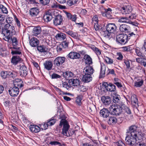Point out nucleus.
Wrapping results in <instances>:
<instances>
[{"instance_id":"nucleus-1","label":"nucleus","mask_w":146,"mask_h":146,"mask_svg":"<svg viewBox=\"0 0 146 146\" xmlns=\"http://www.w3.org/2000/svg\"><path fill=\"white\" fill-rule=\"evenodd\" d=\"M143 134L137 125H132L129 127V131L125 137L126 143L130 146H135L137 140H143Z\"/></svg>"},{"instance_id":"nucleus-2","label":"nucleus","mask_w":146,"mask_h":146,"mask_svg":"<svg viewBox=\"0 0 146 146\" xmlns=\"http://www.w3.org/2000/svg\"><path fill=\"white\" fill-rule=\"evenodd\" d=\"M15 31V28L10 24H6L2 29V33L4 35L3 39L7 42H9L11 38L12 35Z\"/></svg>"},{"instance_id":"nucleus-3","label":"nucleus","mask_w":146,"mask_h":146,"mask_svg":"<svg viewBox=\"0 0 146 146\" xmlns=\"http://www.w3.org/2000/svg\"><path fill=\"white\" fill-rule=\"evenodd\" d=\"M106 31L104 32L103 36L107 38L110 39L112 38L111 34L115 32L117 27L114 23H109L105 27Z\"/></svg>"},{"instance_id":"nucleus-4","label":"nucleus","mask_w":146,"mask_h":146,"mask_svg":"<svg viewBox=\"0 0 146 146\" xmlns=\"http://www.w3.org/2000/svg\"><path fill=\"white\" fill-rule=\"evenodd\" d=\"M122 107L117 104H112L109 108L110 112L111 115H119L123 110Z\"/></svg>"},{"instance_id":"nucleus-5","label":"nucleus","mask_w":146,"mask_h":146,"mask_svg":"<svg viewBox=\"0 0 146 146\" xmlns=\"http://www.w3.org/2000/svg\"><path fill=\"white\" fill-rule=\"evenodd\" d=\"M60 125L61 126L63 125L62 134L67 137L70 136V135L68 133L70 125L68 122L66 120L61 121L60 122Z\"/></svg>"},{"instance_id":"nucleus-6","label":"nucleus","mask_w":146,"mask_h":146,"mask_svg":"<svg viewBox=\"0 0 146 146\" xmlns=\"http://www.w3.org/2000/svg\"><path fill=\"white\" fill-rule=\"evenodd\" d=\"M128 41V36L126 34H121L116 36V41L118 43L121 44H125Z\"/></svg>"},{"instance_id":"nucleus-7","label":"nucleus","mask_w":146,"mask_h":146,"mask_svg":"<svg viewBox=\"0 0 146 146\" xmlns=\"http://www.w3.org/2000/svg\"><path fill=\"white\" fill-rule=\"evenodd\" d=\"M102 86L107 91H110L111 92V93H116V86L111 83H110L108 84L107 82H103Z\"/></svg>"},{"instance_id":"nucleus-8","label":"nucleus","mask_w":146,"mask_h":146,"mask_svg":"<svg viewBox=\"0 0 146 146\" xmlns=\"http://www.w3.org/2000/svg\"><path fill=\"white\" fill-rule=\"evenodd\" d=\"M65 60L66 58L64 57H58L54 60V64L56 67H61L65 62Z\"/></svg>"},{"instance_id":"nucleus-9","label":"nucleus","mask_w":146,"mask_h":146,"mask_svg":"<svg viewBox=\"0 0 146 146\" xmlns=\"http://www.w3.org/2000/svg\"><path fill=\"white\" fill-rule=\"evenodd\" d=\"M102 104L106 107H107L111 103L112 100L109 96H103L101 97Z\"/></svg>"},{"instance_id":"nucleus-10","label":"nucleus","mask_w":146,"mask_h":146,"mask_svg":"<svg viewBox=\"0 0 146 146\" xmlns=\"http://www.w3.org/2000/svg\"><path fill=\"white\" fill-rule=\"evenodd\" d=\"M9 94L11 96H17L19 93V89L17 87H11L8 90Z\"/></svg>"},{"instance_id":"nucleus-11","label":"nucleus","mask_w":146,"mask_h":146,"mask_svg":"<svg viewBox=\"0 0 146 146\" xmlns=\"http://www.w3.org/2000/svg\"><path fill=\"white\" fill-rule=\"evenodd\" d=\"M63 18L61 15H56L53 20V24L55 26L60 25L63 21Z\"/></svg>"},{"instance_id":"nucleus-12","label":"nucleus","mask_w":146,"mask_h":146,"mask_svg":"<svg viewBox=\"0 0 146 146\" xmlns=\"http://www.w3.org/2000/svg\"><path fill=\"white\" fill-rule=\"evenodd\" d=\"M132 7L130 5H127L122 7L121 10L122 13L123 15L129 14L132 10Z\"/></svg>"},{"instance_id":"nucleus-13","label":"nucleus","mask_w":146,"mask_h":146,"mask_svg":"<svg viewBox=\"0 0 146 146\" xmlns=\"http://www.w3.org/2000/svg\"><path fill=\"white\" fill-rule=\"evenodd\" d=\"M19 72L20 75L22 77H25L28 74V71L25 65L21 66Z\"/></svg>"},{"instance_id":"nucleus-14","label":"nucleus","mask_w":146,"mask_h":146,"mask_svg":"<svg viewBox=\"0 0 146 146\" xmlns=\"http://www.w3.org/2000/svg\"><path fill=\"white\" fill-rule=\"evenodd\" d=\"M80 80L76 78H71L69 79L68 81L69 84H70L71 87L77 86H79L80 84Z\"/></svg>"},{"instance_id":"nucleus-15","label":"nucleus","mask_w":146,"mask_h":146,"mask_svg":"<svg viewBox=\"0 0 146 146\" xmlns=\"http://www.w3.org/2000/svg\"><path fill=\"white\" fill-rule=\"evenodd\" d=\"M94 70L92 66H90L86 67L83 70L84 74H90L92 75L94 72Z\"/></svg>"},{"instance_id":"nucleus-16","label":"nucleus","mask_w":146,"mask_h":146,"mask_svg":"<svg viewBox=\"0 0 146 146\" xmlns=\"http://www.w3.org/2000/svg\"><path fill=\"white\" fill-rule=\"evenodd\" d=\"M110 112V110L106 108H103L101 110L100 112V116L104 118H107L109 115Z\"/></svg>"},{"instance_id":"nucleus-17","label":"nucleus","mask_w":146,"mask_h":146,"mask_svg":"<svg viewBox=\"0 0 146 146\" xmlns=\"http://www.w3.org/2000/svg\"><path fill=\"white\" fill-rule=\"evenodd\" d=\"M67 56L69 58L73 59H78L80 56L79 53L76 52H71Z\"/></svg>"},{"instance_id":"nucleus-18","label":"nucleus","mask_w":146,"mask_h":146,"mask_svg":"<svg viewBox=\"0 0 146 146\" xmlns=\"http://www.w3.org/2000/svg\"><path fill=\"white\" fill-rule=\"evenodd\" d=\"M131 100L132 104L135 106H138V101L136 96L134 94H131Z\"/></svg>"},{"instance_id":"nucleus-19","label":"nucleus","mask_w":146,"mask_h":146,"mask_svg":"<svg viewBox=\"0 0 146 146\" xmlns=\"http://www.w3.org/2000/svg\"><path fill=\"white\" fill-rule=\"evenodd\" d=\"M118 21L119 22L126 23L132 25L134 24V22L130 20L128 17H122L119 19Z\"/></svg>"},{"instance_id":"nucleus-20","label":"nucleus","mask_w":146,"mask_h":146,"mask_svg":"<svg viewBox=\"0 0 146 146\" xmlns=\"http://www.w3.org/2000/svg\"><path fill=\"white\" fill-rule=\"evenodd\" d=\"M44 68L48 70H50L52 69L53 64L52 62L50 61H46L44 63Z\"/></svg>"},{"instance_id":"nucleus-21","label":"nucleus","mask_w":146,"mask_h":146,"mask_svg":"<svg viewBox=\"0 0 146 146\" xmlns=\"http://www.w3.org/2000/svg\"><path fill=\"white\" fill-rule=\"evenodd\" d=\"M30 131L32 132L36 133L40 131V128L38 126L35 125H31L29 127Z\"/></svg>"},{"instance_id":"nucleus-22","label":"nucleus","mask_w":146,"mask_h":146,"mask_svg":"<svg viewBox=\"0 0 146 146\" xmlns=\"http://www.w3.org/2000/svg\"><path fill=\"white\" fill-rule=\"evenodd\" d=\"M106 66L103 63H101V69L100 71V77L101 78L104 77L105 75Z\"/></svg>"},{"instance_id":"nucleus-23","label":"nucleus","mask_w":146,"mask_h":146,"mask_svg":"<svg viewBox=\"0 0 146 146\" xmlns=\"http://www.w3.org/2000/svg\"><path fill=\"white\" fill-rule=\"evenodd\" d=\"M29 43L31 46L35 47L38 45L39 43V41L36 38L33 37L30 40Z\"/></svg>"},{"instance_id":"nucleus-24","label":"nucleus","mask_w":146,"mask_h":146,"mask_svg":"<svg viewBox=\"0 0 146 146\" xmlns=\"http://www.w3.org/2000/svg\"><path fill=\"white\" fill-rule=\"evenodd\" d=\"M39 12V10L36 7L32 8L30 11V15L33 17H36L38 14Z\"/></svg>"},{"instance_id":"nucleus-25","label":"nucleus","mask_w":146,"mask_h":146,"mask_svg":"<svg viewBox=\"0 0 146 146\" xmlns=\"http://www.w3.org/2000/svg\"><path fill=\"white\" fill-rule=\"evenodd\" d=\"M65 13L68 19L71 20L72 21H76L77 18L76 15H72L70 13L67 12H65Z\"/></svg>"},{"instance_id":"nucleus-26","label":"nucleus","mask_w":146,"mask_h":146,"mask_svg":"<svg viewBox=\"0 0 146 146\" xmlns=\"http://www.w3.org/2000/svg\"><path fill=\"white\" fill-rule=\"evenodd\" d=\"M92 75L90 74H84L82 78L83 82L85 83H88L91 81L92 80Z\"/></svg>"},{"instance_id":"nucleus-27","label":"nucleus","mask_w":146,"mask_h":146,"mask_svg":"<svg viewBox=\"0 0 146 146\" xmlns=\"http://www.w3.org/2000/svg\"><path fill=\"white\" fill-rule=\"evenodd\" d=\"M63 76L66 80H68L70 78H74L75 76L73 73L70 72L66 71L63 73Z\"/></svg>"},{"instance_id":"nucleus-28","label":"nucleus","mask_w":146,"mask_h":146,"mask_svg":"<svg viewBox=\"0 0 146 146\" xmlns=\"http://www.w3.org/2000/svg\"><path fill=\"white\" fill-rule=\"evenodd\" d=\"M21 59V58L19 56H14L12 58L11 62L13 64L15 65L20 62Z\"/></svg>"},{"instance_id":"nucleus-29","label":"nucleus","mask_w":146,"mask_h":146,"mask_svg":"<svg viewBox=\"0 0 146 146\" xmlns=\"http://www.w3.org/2000/svg\"><path fill=\"white\" fill-rule=\"evenodd\" d=\"M111 96L113 97V101L116 104L120 102V96L116 94V93H111Z\"/></svg>"},{"instance_id":"nucleus-30","label":"nucleus","mask_w":146,"mask_h":146,"mask_svg":"<svg viewBox=\"0 0 146 146\" xmlns=\"http://www.w3.org/2000/svg\"><path fill=\"white\" fill-rule=\"evenodd\" d=\"M22 82L21 80L20 79H16L13 82L14 86L17 87L18 88L22 87L23 85L22 84Z\"/></svg>"},{"instance_id":"nucleus-31","label":"nucleus","mask_w":146,"mask_h":146,"mask_svg":"<svg viewBox=\"0 0 146 146\" xmlns=\"http://www.w3.org/2000/svg\"><path fill=\"white\" fill-rule=\"evenodd\" d=\"M84 59L86 64L90 65L92 63V60L88 54H86L84 56Z\"/></svg>"},{"instance_id":"nucleus-32","label":"nucleus","mask_w":146,"mask_h":146,"mask_svg":"<svg viewBox=\"0 0 146 146\" xmlns=\"http://www.w3.org/2000/svg\"><path fill=\"white\" fill-rule=\"evenodd\" d=\"M137 62L140 63L141 65L145 67L146 66V58H138L136 59Z\"/></svg>"},{"instance_id":"nucleus-33","label":"nucleus","mask_w":146,"mask_h":146,"mask_svg":"<svg viewBox=\"0 0 146 146\" xmlns=\"http://www.w3.org/2000/svg\"><path fill=\"white\" fill-rule=\"evenodd\" d=\"M11 39L12 40L13 45V48L14 49H19V47L17 46L18 45V41L17 38L15 37H13V38H11Z\"/></svg>"},{"instance_id":"nucleus-34","label":"nucleus","mask_w":146,"mask_h":146,"mask_svg":"<svg viewBox=\"0 0 146 146\" xmlns=\"http://www.w3.org/2000/svg\"><path fill=\"white\" fill-rule=\"evenodd\" d=\"M52 16L50 13H47L44 15V19L45 21L48 22L50 21L52 18Z\"/></svg>"},{"instance_id":"nucleus-35","label":"nucleus","mask_w":146,"mask_h":146,"mask_svg":"<svg viewBox=\"0 0 146 146\" xmlns=\"http://www.w3.org/2000/svg\"><path fill=\"white\" fill-rule=\"evenodd\" d=\"M65 33L75 39H77L78 38V35L76 33L74 32L71 31H66Z\"/></svg>"},{"instance_id":"nucleus-36","label":"nucleus","mask_w":146,"mask_h":146,"mask_svg":"<svg viewBox=\"0 0 146 146\" xmlns=\"http://www.w3.org/2000/svg\"><path fill=\"white\" fill-rule=\"evenodd\" d=\"M56 38L57 39L64 40L66 38V35L62 33H59L56 34Z\"/></svg>"},{"instance_id":"nucleus-37","label":"nucleus","mask_w":146,"mask_h":146,"mask_svg":"<svg viewBox=\"0 0 146 146\" xmlns=\"http://www.w3.org/2000/svg\"><path fill=\"white\" fill-rule=\"evenodd\" d=\"M117 119L115 116H111L109 117V119L108 121V123L109 124H115L116 123Z\"/></svg>"},{"instance_id":"nucleus-38","label":"nucleus","mask_w":146,"mask_h":146,"mask_svg":"<svg viewBox=\"0 0 146 146\" xmlns=\"http://www.w3.org/2000/svg\"><path fill=\"white\" fill-rule=\"evenodd\" d=\"M41 31V28L39 27H37L34 28L33 29V35L37 36L39 34Z\"/></svg>"},{"instance_id":"nucleus-39","label":"nucleus","mask_w":146,"mask_h":146,"mask_svg":"<svg viewBox=\"0 0 146 146\" xmlns=\"http://www.w3.org/2000/svg\"><path fill=\"white\" fill-rule=\"evenodd\" d=\"M129 27L125 24H123L120 25L119 27V30L122 32H127L128 31Z\"/></svg>"},{"instance_id":"nucleus-40","label":"nucleus","mask_w":146,"mask_h":146,"mask_svg":"<svg viewBox=\"0 0 146 146\" xmlns=\"http://www.w3.org/2000/svg\"><path fill=\"white\" fill-rule=\"evenodd\" d=\"M37 49L38 51L41 52H46L47 51V48L44 46H38Z\"/></svg>"},{"instance_id":"nucleus-41","label":"nucleus","mask_w":146,"mask_h":146,"mask_svg":"<svg viewBox=\"0 0 146 146\" xmlns=\"http://www.w3.org/2000/svg\"><path fill=\"white\" fill-rule=\"evenodd\" d=\"M15 72H12L9 71H7V78H14L15 77Z\"/></svg>"},{"instance_id":"nucleus-42","label":"nucleus","mask_w":146,"mask_h":146,"mask_svg":"<svg viewBox=\"0 0 146 146\" xmlns=\"http://www.w3.org/2000/svg\"><path fill=\"white\" fill-rule=\"evenodd\" d=\"M92 48L97 56L100 55L101 54L100 50L95 46H93L92 47Z\"/></svg>"},{"instance_id":"nucleus-43","label":"nucleus","mask_w":146,"mask_h":146,"mask_svg":"<svg viewBox=\"0 0 146 146\" xmlns=\"http://www.w3.org/2000/svg\"><path fill=\"white\" fill-rule=\"evenodd\" d=\"M62 85L63 88H66L67 90H69L72 87L70 84L66 82H63Z\"/></svg>"},{"instance_id":"nucleus-44","label":"nucleus","mask_w":146,"mask_h":146,"mask_svg":"<svg viewBox=\"0 0 146 146\" xmlns=\"http://www.w3.org/2000/svg\"><path fill=\"white\" fill-rule=\"evenodd\" d=\"M49 144L52 145H58V146H62L64 145L60 143L57 141H52L49 143Z\"/></svg>"},{"instance_id":"nucleus-45","label":"nucleus","mask_w":146,"mask_h":146,"mask_svg":"<svg viewBox=\"0 0 146 146\" xmlns=\"http://www.w3.org/2000/svg\"><path fill=\"white\" fill-rule=\"evenodd\" d=\"M143 81L141 80L139 81L136 82L135 83L134 86L136 87H140L143 84Z\"/></svg>"},{"instance_id":"nucleus-46","label":"nucleus","mask_w":146,"mask_h":146,"mask_svg":"<svg viewBox=\"0 0 146 146\" xmlns=\"http://www.w3.org/2000/svg\"><path fill=\"white\" fill-rule=\"evenodd\" d=\"M15 50H12L11 52V54H21V51L20 48L19 47V48L18 49H15Z\"/></svg>"},{"instance_id":"nucleus-47","label":"nucleus","mask_w":146,"mask_h":146,"mask_svg":"<svg viewBox=\"0 0 146 146\" xmlns=\"http://www.w3.org/2000/svg\"><path fill=\"white\" fill-rule=\"evenodd\" d=\"M56 119L53 118H52L48 122H47L49 126H51L54 125L56 122Z\"/></svg>"},{"instance_id":"nucleus-48","label":"nucleus","mask_w":146,"mask_h":146,"mask_svg":"<svg viewBox=\"0 0 146 146\" xmlns=\"http://www.w3.org/2000/svg\"><path fill=\"white\" fill-rule=\"evenodd\" d=\"M135 51L137 55L139 56H143V54L140 51L139 48L137 47L135 49Z\"/></svg>"},{"instance_id":"nucleus-49","label":"nucleus","mask_w":146,"mask_h":146,"mask_svg":"<svg viewBox=\"0 0 146 146\" xmlns=\"http://www.w3.org/2000/svg\"><path fill=\"white\" fill-rule=\"evenodd\" d=\"M105 60L106 62L109 64H111L113 63V60L108 57L106 56L105 57Z\"/></svg>"},{"instance_id":"nucleus-50","label":"nucleus","mask_w":146,"mask_h":146,"mask_svg":"<svg viewBox=\"0 0 146 146\" xmlns=\"http://www.w3.org/2000/svg\"><path fill=\"white\" fill-rule=\"evenodd\" d=\"M0 8L1 10V11L3 13L5 14H7L8 13V11L7 8L3 5H0Z\"/></svg>"},{"instance_id":"nucleus-51","label":"nucleus","mask_w":146,"mask_h":146,"mask_svg":"<svg viewBox=\"0 0 146 146\" xmlns=\"http://www.w3.org/2000/svg\"><path fill=\"white\" fill-rule=\"evenodd\" d=\"M92 24L98 23V17L97 15L94 16L92 18Z\"/></svg>"},{"instance_id":"nucleus-52","label":"nucleus","mask_w":146,"mask_h":146,"mask_svg":"<svg viewBox=\"0 0 146 146\" xmlns=\"http://www.w3.org/2000/svg\"><path fill=\"white\" fill-rule=\"evenodd\" d=\"M7 71H3L1 72V77L3 78H7Z\"/></svg>"},{"instance_id":"nucleus-53","label":"nucleus","mask_w":146,"mask_h":146,"mask_svg":"<svg viewBox=\"0 0 146 146\" xmlns=\"http://www.w3.org/2000/svg\"><path fill=\"white\" fill-rule=\"evenodd\" d=\"M49 125L47 123H44L42 124L41 127L42 129L45 130L47 129Z\"/></svg>"},{"instance_id":"nucleus-54","label":"nucleus","mask_w":146,"mask_h":146,"mask_svg":"<svg viewBox=\"0 0 146 146\" xmlns=\"http://www.w3.org/2000/svg\"><path fill=\"white\" fill-rule=\"evenodd\" d=\"M104 12H101V14L102 15V13H104L105 14H107L108 13H109L110 12H111L112 9L110 8H108L107 9H104Z\"/></svg>"},{"instance_id":"nucleus-55","label":"nucleus","mask_w":146,"mask_h":146,"mask_svg":"<svg viewBox=\"0 0 146 146\" xmlns=\"http://www.w3.org/2000/svg\"><path fill=\"white\" fill-rule=\"evenodd\" d=\"M96 108V107L95 106L93 105H92L90 107H89L88 108V110L89 112L91 113H93V110Z\"/></svg>"},{"instance_id":"nucleus-56","label":"nucleus","mask_w":146,"mask_h":146,"mask_svg":"<svg viewBox=\"0 0 146 146\" xmlns=\"http://www.w3.org/2000/svg\"><path fill=\"white\" fill-rule=\"evenodd\" d=\"M111 12L108 13L107 14H105L104 13H102V15L104 17H106L108 19H111L112 18V16L111 15Z\"/></svg>"},{"instance_id":"nucleus-57","label":"nucleus","mask_w":146,"mask_h":146,"mask_svg":"<svg viewBox=\"0 0 146 146\" xmlns=\"http://www.w3.org/2000/svg\"><path fill=\"white\" fill-rule=\"evenodd\" d=\"M51 77L52 79H53L60 78L61 76L56 73H53L51 75Z\"/></svg>"},{"instance_id":"nucleus-58","label":"nucleus","mask_w":146,"mask_h":146,"mask_svg":"<svg viewBox=\"0 0 146 146\" xmlns=\"http://www.w3.org/2000/svg\"><path fill=\"white\" fill-rule=\"evenodd\" d=\"M117 55L118 56L117 58V60H121L123 58V56L121 52H117Z\"/></svg>"},{"instance_id":"nucleus-59","label":"nucleus","mask_w":146,"mask_h":146,"mask_svg":"<svg viewBox=\"0 0 146 146\" xmlns=\"http://www.w3.org/2000/svg\"><path fill=\"white\" fill-rule=\"evenodd\" d=\"M40 3L43 5H46L50 2V0H40Z\"/></svg>"},{"instance_id":"nucleus-60","label":"nucleus","mask_w":146,"mask_h":146,"mask_svg":"<svg viewBox=\"0 0 146 146\" xmlns=\"http://www.w3.org/2000/svg\"><path fill=\"white\" fill-rule=\"evenodd\" d=\"M124 110L127 114H131V111L130 109L126 106L124 107Z\"/></svg>"},{"instance_id":"nucleus-61","label":"nucleus","mask_w":146,"mask_h":146,"mask_svg":"<svg viewBox=\"0 0 146 146\" xmlns=\"http://www.w3.org/2000/svg\"><path fill=\"white\" fill-rule=\"evenodd\" d=\"M124 63L125 64L126 68L129 69L130 68V64L129 61L128 60H124Z\"/></svg>"},{"instance_id":"nucleus-62","label":"nucleus","mask_w":146,"mask_h":146,"mask_svg":"<svg viewBox=\"0 0 146 146\" xmlns=\"http://www.w3.org/2000/svg\"><path fill=\"white\" fill-rule=\"evenodd\" d=\"M136 15L134 14H131L130 15H129L128 17V18L130 20L131 19H135L136 18Z\"/></svg>"},{"instance_id":"nucleus-63","label":"nucleus","mask_w":146,"mask_h":146,"mask_svg":"<svg viewBox=\"0 0 146 146\" xmlns=\"http://www.w3.org/2000/svg\"><path fill=\"white\" fill-rule=\"evenodd\" d=\"M135 146H146L145 143L142 142H137Z\"/></svg>"},{"instance_id":"nucleus-64","label":"nucleus","mask_w":146,"mask_h":146,"mask_svg":"<svg viewBox=\"0 0 146 146\" xmlns=\"http://www.w3.org/2000/svg\"><path fill=\"white\" fill-rule=\"evenodd\" d=\"M93 142H90L89 143H85L83 144L82 146H94L93 145Z\"/></svg>"}]
</instances>
